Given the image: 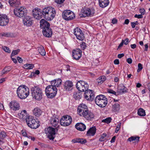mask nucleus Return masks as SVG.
Here are the masks:
<instances>
[{
    "label": "nucleus",
    "instance_id": "46",
    "mask_svg": "<svg viewBox=\"0 0 150 150\" xmlns=\"http://www.w3.org/2000/svg\"><path fill=\"white\" fill-rule=\"evenodd\" d=\"M20 52V50L18 49L16 50H13L11 53V57H12L15 55L17 54Z\"/></svg>",
    "mask_w": 150,
    "mask_h": 150
},
{
    "label": "nucleus",
    "instance_id": "62",
    "mask_svg": "<svg viewBox=\"0 0 150 150\" xmlns=\"http://www.w3.org/2000/svg\"><path fill=\"white\" fill-rule=\"evenodd\" d=\"M108 92L110 93L113 94L114 95L116 94V92L114 91L111 89L109 90L108 91Z\"/></svg>",
    "mask_w": 150,
    "mask_h": 150
},
{
    "label": "nucleus",
    "instance_id": "64",
    "mask_svg": "<svg viewBox=\"0 0 150 150\" xmlns=\"http://www.w3.org/2000/svg\"><path fill=\"white\" fill-rule=\"evenodd\" d=\"M114 62L115 64H118L119 63V61L118 59H116L114 61Z\"/></svg>",
    "mask_w": 150,
    "mask_h": 150
},
{
    "label": "nucleus",
    "instance_id": "24",
    "mask_svg": "<svg viewBox=\"0 0 150 150\" xmlns=\"http://www.w3.org/2000/svg\"><path fill=\"white\" fill-rule=\"evenodd\" d=\"M75 128L78 130L80 131H84L86 129V126L82 123H77L75 125Z\"/></svg>",
    "mask_w": 150,
    "mask_h": 150
},
{
    "label": "nucleus",
    "instance_id": "18",
    "mask_svg": "<svg viewBox=\"0 0 150 150\" xmlns=\"http://www.w3.org/2000/svg\"><path fill=\"white\" fill-rule=\"evenodd\" d=\"M30 115L27 114V111L25 110L21 111L20 113L18 114L19 118L23 121L26 120L28 117Z\"/></svg>",
    "mask_w": 150,
    "mask_h": 150
},
{
    "label": "nucleus",
    "instance_id": "19",
    "mask_svg": "<svg viewBox=\"0 0 150 150\" xmlns=\"http://www.w3.org/2000/svg\"><path fill=\"white\" fill-rule=\"evenodd\" d=\"M73 83L69 81H67L65 82L64 85V88L66 91H69L72 89Z\"/></svg>",
    "mask_w": 150,
    "mask_h": 150
},
{
    "label": "nucleus",
    "instance_id": "61",
    "mask_svg": "<svg viewBox=\"0 0 150 150\" xmlns=\"http://www.w3.org/2000/svg\"><path fill=\"white\" fill-rule=\"evenodd\" d=\"M127 61V62L129 64H131L132 62V60L131 58H128Z\"/></svg>",
    "mask_w": 150,
    "mask_h": 150
},
{
    "label": "nucleus",
    "instance_id": "11",
    "mask_svg": "<svg viewBox=\"0 0 150 150\" xmlns=\"http://www.w3.org/2000/svg\"><path fill=\"white\" fill-rule=\"evenodd\" d=\"M72 121V118L70 116H65L61 118L60 123L61 125L67 126L71 124Z\"/></svg>",
    "mask_w": 150,
    "mask_h": 150
},
{
    "label": "nucleus",
    "instance_id": "4",
    "mask_svg": "<svg viewBox=\"0 0 150 150\" xmlns=\"http://www.w3.org/2000/svg\"><path fill=\"white\" fill-rule=\"evenodd\" d=\"M96 104L101 108H104L108 103V100L106 97L104 95L97 96L95 99Z\"/></svg>",
    "mask_w": 150,
    "mask_h": 150
},
{
    "label": "nucleus",
    "instance_id": "54",
    "mask_svg": "<svg viewBox=\"0 0 150 150\" xmlns=\"http://www.w3.org/2000/svg\"><path fill=\"white\" fill-rule=\"evenodd\" d=\"M6 136V134L4 132H2L0 133V138L1 139H3Z\"/></svg>",
    "mask_w": 150,
    "mask_h": 150
},
{
    "label": "nucleus",
    "instance_id": "58",
    "mask_svg": "<svg viewBox=\"0 0 150 150\" xmlns=\"http://www.w3.org/2000/svg\"><path fill=\"white\" fill-rule=\"evenodd\" d=\"M139 11L142 15H144L145 13V10L144 8L140 9Z\"/></svg>",
    "mask_w": 150,
    "mask_h": 150
},
{
    "label": "nucleus",
    "instance_id": "37",
    "mask_svg": "<svg viewBox=\"0 0 150 150\" xmlns=\"http://www.w3.org/2000/svg\"><path fill=\"white\" fill-rule=\"evenodd\" d=\"M34 64H24L23 68L27 69H32L34 67Z\"/></svg>",
    "mask_w": 150,
    "mask_h": 150
},
{
    "label": "nucleus",
    "instance_id": "48",
    "mask_svg": "<svg viewBox=\"0 0 150 150\" xmlns=\"http://www.w3.org/2000/svg\"><path fill=\"white\" fill-rule=\"evenodd\" d=\"M111 120L112 119L111 117H108L105 119L103 120L102 122H105L108 124L111 122Z\"/></svg>",
    "mask_w": 150,
    "mask_h": 150
},
{
    "label": "nucleus",
    "instance_id": "43",
    "mask_svg": "<svg viewBox=\"0 0 150 150\" xmlns=\"http://www.w3.org/2000/svg\"><path fill=\"white\" fill-rule=\"evenodd\" d=\"M113 110L115 111H118L120 109V105L118 103L115 104L113 106Z\"/></svg>",
    "mask_w": 150,
    "mask_h": 150
},
{
    "label": "nucleus",
    "instance_id": "49",
    "mask_svg": "<svg viewBox=\"0 0 150 150\" xmlns=\"http://www.w3.org/2000/svg\"><path fill=\"white\" fill-rule=\"evenodd\" d=\"M77 140L78 143L81 144H84L86 142V140L83 139H78Z\"/></svg>",
    "mask_w": 150,
    "mask_h": 150
},
{
    "label": "nucleus",
    "instance_id": "25",
    "mask_svg": "<svg viewBox=\"0 0 150 150\" xmlns=\"http://www.w3.org/2000/svg\"><path fill=\"white\" fill-rule=\"evenodd\" d=\"M109 3V0H99V4L100 7L104 8L107 6Z\"/></svg>",
    "mask_w": 150,
    "mask_h": 150
},
{
    "label": "nucleus",
    "instance_id": "26",
    "mask_svg": "<svg viewBox=\"0 0 150 150\" xmlns=\"http://www.w3.org/2000/svg\"><path fill=\"white\" fill-rule=\"evenodd\" d=\"M96 128L95 127H91L88 130L87 133V135L88 136H93L96 133Z\"/></svg>",
    "mask_w": 150,
    "mask_h": 150
},
{
    "label": "nucleus",
    "instance_id": "47",
    "mask_svg": "<svg viewBox=\"0 0 150 150\" xmlns=\"http://www.w3.org/2000/svg\"><path fill=\"white\" fill-rule=\"evenodd\" d=\"M81 95L79 93H75L74 94V97L76 99H79L81 98Z\"/></svg>",
    "mask_w": 150,
    "mask_h": 150
},
{
    "label": "nucleus",
    "instance_id": "6",
    "mask_svg": "<svg viewBox=\"0 0 150 150\" xmlns=\"http://www.w3.org/2000/svg\"><path fill=\"white\" fill-rule=\"evenodd\" d=\"M28 126L33 129H36L39 126L38 122H36L33 116H29L26 120Z\"/></svg>",
    "mask_w": 150,
    "mask_h": 150
},
{
    "label": "nucleus",
    "instance_id": "29",
    "mask_svg": "<svg viewBox=\"0 0 150 150\" xmlns=\"http://www.w3.org/2000/svg\"><path fill=\"white\" fill-rule=\"evenodd\" d=\"M140 137L138 136H132L127 139V141L132 142L133 143H137L139 141Z\"/></svg>",
    "mask_w": 150,
    "mask_h": 150
},
{
    "label": "nucleus",
    "instance_id": "22",
    "mask_svg": "<svg viewBox=\"0 0 150 150\" xmlns=\"http://www.w3.org/2000/svg\"><path fill=\"white\" fill-rule=\"evenodd\" d=\"M23 22L24 25L30 26L33 23L32 18L29 16H26L24 19Z\"/></svg>",
    "mask_w": 150,
    "mask_h": 150
},
{
    "label": "nucleus",
    "instance_id": "39",
    "mask_svg": "<svg viewBox=\"0 0 150 150\" xmlns=\"http://www.w3.org/2000/svg\"><path fill=\"white\" fill-rule=\"evenodd\" d=\"M137 113L138 115L141 116H144L146 115L145 110L142 108H140L138 110Z\"/></svg>",
    "mask_w": 150,
    "mask_h": 150
},
{
    "label": "nucleus",
    "instance_id": "3",
    "mask_svg": "<svg viewBox=\"0 0 150 150\" xmlns=\"http://www.w3.org/2000/svg\"><path fill=\"white\" fill-rule=\"evenodd\" d=\"M31 95L35 99L40 100L42 98L43 94L42 90L39 87L34 86L31 88Z\"/></svg>",
    "mask_w": 150,
    "mask_h": 150
},
{
    "label": "nucleus",
    "instance_id": "32",
    "mask_svg": "<svg viewBox=\"0 0 150 150\" xmlns=\"http://www.w3.org/2000/svg\"><path fill=\"white\" fill-rule=\"evenodd\" d=\"M38 50L41 55L44 56L45 55L46 52L43 46H41L38 47Z\"/></svg>",
    "mask_w": 150,
    "mask_h": 150
},
{
    "label": "nucleus",
    "instance_id": "52",
    "mask_svg": "<svg viewBox=\"0 0 150 150\" xmlns=\"http://www.w3.org/2000/svg\"><path fill=\"white\" fill-rule=\"evenodd\" d=\"M143 67L142 64L141 63L138 64V69L137 71L138 72H140L142 69Z\"/></svg>",
    "mask_w": 150,
    "mask_h": 150
},
{
    "label": "nucleus",
    "instance_id": "63",
    "mask_svg": "<svg viewBox=\"0 0 150 150\" xmlns=\"http://www.w3.org/2000/svg\"><path fill=\"white\" fill-rule=\"evenodd\" d=\"M22 135L23 136L25 137H27V134L26 132L25 131H24V130H22Z\"/></svg>",
    "mask_w": 150,
    "mask_h": 150
},
{
    "label": "nucleus",
    "instance_id": "36",
    "mask_svg": "<svg viewBox=\"0 0 150 150\" xmlns=\"http://www.w3.org/2000/svg\"><path fill=\"white\" fill-rule=\"evenodd\" d=\"M76 36L78 39L81 41L83 40L84 38V34L82 30L81 32H80Z\"/></svg>",
    "mask_w": 150,
    "mask_h": 150
},
{
    "label": "nucleus",
    "instance_id": "12",
    "mask_svg": "<svg viewBox=\"0 0 150 150\" xmlns=\"http://www.w3.org/2000/svg\"><path fill=\"white\" fill-rule=\"evenodd\" d=\"M9 106L10 109L14 111L18 110L20 109L19 103L15 100L11 101L9 103Z\"/></svg>",
    "mask_w": 150,
    "mask_h": 150
},
{
    "label": "nucleus",
    "instance_id": "51",
    "mask_svg": "<svg viewBox=\"0 0 150 150\" xmlns=\"http://www.w3.org/2000/svg\"><path fill=\"white\" fill-rule=\"evenodd\" d=\"M3 49L4 51L7 52L8 53H10L11 52V50L8 47L4 46L3 47Z\"/></svg>",
    "mask_w": 150,
    "mask_h": 150
},
{
    "label": "nucleus",
    "instance_id": "34",
    "mask_svg": "<svg viewBox=\"0 0 150 150\" xmlns=\"http://www.w3.org/2000/svg\"><path fill=\"white\" fill-rule=\"evenodd\" d=\"M76 36L78 39L81 41L83 40L84 38V34L82 30L81 32H80Z\"/></svg>",
    "mask_w": 150,
    "mask_h": 150
},
{
    "label": "nucleus",
    "instance_id": "56",
    "mask_svg": "<svg viewBox=\"0 0 150 150\" xmlns=\"http://www.w3.org/2000/svg\"><path fill=\"white\" fill-rule=\"evenodd\" d=\"M134 17L138 18H143V16L142 14L139 15L135 14L134 15Z\"/></svg>",
    "mask_w": 150,
    "mask_h": 150
},
{
    "label": "nucleus",
    "instance_id": "31",
    "mask_svg": "<svg viewBox=\"0 0 150 150\" xmlns=\"http://www.w3.org/2000/svg\"><path fill=\"white\" fill-rule=\"evenodd\" d=\"M94 117V115L93 113L91 112H88V113L86 114L84 117L87 120H91Z\"/></svg>",
    "mask_w": 150,
    "mask_h": 150
},
{
    "label": "nucleus",
    "instance_id": "1",
    "mask_svg": "<svg viewBox=\"0 0 150 150\" xmlns=\"http://www.w3.org/2000/svg\"><path fill=\"white\" fill-rule=\"evenodd\" d=\"M42 12L44 18L47 21H51L53 20L56 14L55 9L51 6L44 8Z\"/></svg>",
    "mask_w": 150,
    "mask_h": 150
},
{
    "label": "nucleus",
    "instance_id": "50",
    "mask_svg": "<svg viewBox=\"0 0 150 150\" xmlns=\"http://www.w3.org/2000/svg\"><path fill=\"white\" fill-rule=\"evenodd\" d=\"M81 49L82 50H84L86 47V46L85 43L84 42H82L80 45Z\"/></svg>",
    "mask_w": 150,
    "mask_h": 150
},
{
    "label": "nucleus",
    "instance_id": "59",
    "mask_svg": "<svg viewBox=\"0 0 150 150\" xmlns=\"http://www.w3.org/2000/svg\"><path fill=\"white\" fill-rule=\"evenodd\" d=\"M5 70L8 73L9 71L11 69V68L10 67H5L4 68Z\"/></svg>",
    "mask_w": 150,
    "mask_h": 150
},
{
    "label": "nucleus",
    "instance_id": "28",
    "mask_svg": "<svg viewBox=\"0 0 150 150\" xmlns=\"http://www.w3.org/2000/svg\"><path fill=\"white\" fill-rule=\"evenodd\" d=\"M59 120L57 118L53 117L50 120V123L53 126L56 127L59 124Z\"/></svg>",
    "mask_w": 150,
    "mask_h": 150
},
{
    "label": "nucleus",
    "instance_id": "10",
    "mask_svg": "<svg viewBox=\"0 0 150 150\" xmlns=\"http://www.w3.org/2000/svg\"><path fill=\"white\" fill-rule=\"evenodd\" d=\"M62 16L64 19L67 21L72 20L75 17L74 13L69 10L64 11L62 13Z\"/></svg>",
    "mask_w": 150,
    "mask_h": 150
},
{
    "label": "nucleus",
    "instance_id": "60",
    "mask_svg": "<svg viewBox=\"0 0 150 150\" xmlns=\"http://www.w3.org/2000/svg\"><path fill=\"white\" fill-rule=\"evenodd\" d=\"M117 20L115 18H114L112 20V23L113 24H116L117 23Z\"/></svg>",
    "mask_w": 150,
    "mask_h": 150
},
{
    "label": "nucleus",
    "instance_id": "9",
    "mask_svg": "<svg viewBox=\"0 0 150 150\" xmlns=\"http://www.w3.org/2000/svg\"><path fill=\"white\" fill-rule=\"evenodd\" d=\"M45 130L47 137L50 140H53L55 136V129L51 127H49L45 128Z\"/></svg>",
    "mask_w": 150,
    "mask_h": 150
},
{
    "label": "nucleus",
    "instance_id": "21",
    "mask_svg": "<svg viewBox=\"0 0 150 150\" xmlns=\"http://www.w3.org/2000/svg\"><path fill=\"white\" fill-rule=\"evenodd\" d=\"M42 33L44 36L48 38L52 36V30L50 27L43 29Z\"/></svg>",
    "mask_w": 150,
    "mask_h": 150
},
{
    "label": "nucleus",
    "instance_id": "57",
    "mask_svg": "<svg viewBox=\"0 0 150 150\" xmlns=\"http://www.w3.org/2000/svg\"><path fill=\"white\" fill-rule=\"evenodd\" d=\"M120 123L119 124H118L116 127V128L115 132L116 133H117L118 132V131L119 130L120 128Z\"/></svg>",
    "mask_w": 150,
    "mask_h": 150
},
{
    "label": "nucleus",
    "instance_id": "8",
    "mask_svg": "<svg viewBox=\"0 0 150 150\" xmlns=\"http://www.w3.org/2000/svg\"><path fill=\"white\" fill-rule=\"evenodd\" d=\"M14 13L16 16L19 17H21L26 14L27 10L23 7H18L14 8Z\"/></svg>",
    "mask_w": 150,
    "mask_h": 150
},
{
    "label": "nucleus",
    "instance_id": "23",
    "mask_svg": "<svg viewBox=\"0 0 150 150\" xmlns=\"http://www.w3.org/2000/svg\"><path fill=\"white\" fill-rule=\"evenodd\" d=\"M40 27L43 29L48 28L50 27V25L49 23L47 21L44 19H42L40 21Z\"/></svg>",
    "mask_w": 150,
    "mask_h": 150
},
{
    "label": "nucleus",
    "instance_id": "14",
    "mask_svg": "<svg viewBox=\"0 0 150 150\" xmlns=\"http://www.w3.org/2000/svg\"><path fill=\"white\" fill-rule=\"evenodd\" d=\"M82 17H85L86 16H92L94 15L95 11L93 9L87 8L82 10Z\"/></svg>",
    "mask_w": 150,
    "mask_h": 150
},
{
    "label": "nucleus",
    "instance_id": "41",
    "mask_svg": "<svg viewBox=\"0 0 150 150\" xmlns=\"http://www.w3.org/2000/svg\"><path fill=\"white\" fill-rule=\"evenodd\" d=\"M118 89L121 91L123 93H125L126 92L127 90V88L125 87L123 85H122L121 86L119 87Z\"/></svg>",
    "mask_w": 150,
    "mask_h": 150
},
{
    "label": "nucleus",
    "instance_id": "7",
    "mask_svg": "<svg viewBox=\"0 0 150 150\" xmlns=\"http://www.w3.org/2000/svg\"><path fill=\"white\" fill-rule=\"evenodd\" d=\"M76 87L79 91L81 92H84L88 90V85L86 82L80 81L77 82Z\"/></svg>",
    "mask_w": 150,
    "mask_h": 150
},
{
    "label": "nucleus",
    "instance_id": "5",
    "mask_svg": "<svg viewBox=\"0 0 150 150\" xmlns=\"http://www.w3.org/2000/svg\"><path fill=\"white\" fill-rule=\"evenodd\" d=\"M45 92L48 98H52L56 96L57 92V89L56 87L50 85L46 87Z\"/></svg>",
    "mask_w": 150,
    "mask_h": 150
},
{
    "label": "nucleus",
    "instance_id": "20",
    "mask_svg": "<svg viewBox=\"0 0 150 150\" xmlns=\"http://www.w3.org/2000/svg\"><path fill=\"white\" fill-rule=\"evenodd\" d=\"M62 81L60 79H56L50 81L51 85L57 88L60 86L62 83Z\"/></svg>",
    "mask_w": 150,
    "mask_h": 150
},
{
    "label": "nucleus",
    "instance_id": "38",
    "mask_svg": "<svg viewBox=\"0 0 150 150\" xmlns=\"http://www.w3.org/2000/svg\"><path fill=\"white\" fill-rule=\"evenodd\" d=\"M40 73V71L36 70L35 71L32 72L29 77L31 78H34L36 77V75H39Z\"/></svg>",
    "mask_w": 150,
    "mask_h": 150
},
{
    "label": "nucleus",
    "instance_id": "30",
    "mask_svg": "<svg viewBox=\"0 0 150 150\" xmlns=\"http://www.w3.org/2000/svg\"><path fill=\"white\" fill-rule=\"evenodd\" d=\"M8 3L11 6L13 7H16L20 4L19 0H9Z\"/></svg>",
    "mask_w": 150,
    "mask_h": 150
},
{
    "label": "nucleus",
    "instance_id": "16",
    "mask_svg": "<svg viewBox=\"0 0 150 150\" xmlns=\"http://www.w3.org/2000/svg\"><path fill=\"white\" fill-rule=\"evenodd\" d=\"M9 19L5 15H0V25L4 26L7 25Z\"/></svg>",
    "mask_w": 150,
    "mask_h": 150
},
{
    "label": "nucleus",
    "instance_id": "17",
    "mask_svg": "<svg viewBox=\"0 0 150 150\" xmlns=\"http://www.w3.org/2000/svg\"><path fill=\"white\" fill-rule=\"evenodd\" d=\"M73 57L74 59L76 60L79 59L82 55V52L79 49H77L73 50L72 51Z\"/></svg>",
    "mask_w": 150,
    "mask_h": 150
},
{
    "label": "nucleus",
    "instance_id": "33",
    "mask_svg": "<svg viewBox=\"0 0 150 150\" xmlns=\"http://www.w3.org/2000/svg\"><path fill=\"white\" fill-rule=\"evenodd\" d=\"M88 109L87 106L85 104L83 103L81 104L78 107V112L81 111Z\"/></svg>",
    "mask_w": 150,
    "mask_h": 150
},
{
    "label": "nucleus",
    "instance_id": "13",
    "mask_svg": "<svg viewBox=\"0 0 150 150\" xmlns=\"http://www.w3.org/2000/svg\"><path fill=\"white\" fill-rule=\"evenodd\" d=\"M33 16L37 19H40L43 16L42 10L39 8H35L33 11Z\"/></svg>",
    "mask_w": 150,
    "mask_h": 150
},
{
    "label": "nucleus",
    "instance_id": "40",
    "mask_svg": "<svg viewBox=\"0 0 150 150\" xmlns=\"http://www.w3.org/2000/svg\"><path fill=\"white\" fill-rule=\"evenodd\" d=\"M88 109L81 111H78V112L80 115L85 117L86 114L88 113Z\"/></svg>",
    "mask_w": 150,
    "mask_h": 150
},
{
    "label": "nucleus",
    "instance_id": "42",
    "mask_svg": "<svg viewBox=\"0 0 150 150\" xmlns=\"http://www.w3.org/2000/svg\"><path fill=\"white\" fill-rule=\"evenodd\" d=\"M106 77L105 76H103L99 78L98 79V82L101 84L103 83L105 80Z\"/></svg>",
    "mask_w": 150,
    "mask_h": 150
},
{
    "label": "nucleus",
    "instance_id": "45",
    "mask_svg": "<svg viewBox=\"0 0 150 150\" xmlns=\"http://www.w3.org/2000/svg\"><path fill=\"white\" fill-rule=\"evenodd\" d=\"M106 135L105 133H104L102 134L101 135L99 139V141L100 142L104 141L105 139V138L106 137Z\"/></svg>",
    "mask_w": 150,
    "mask_h": 150
},
{
    "label": "nucleus",
    "instance_id": "35",
    "mask_svg": "<svg viewBox=\"0 0 150 150\" xmlns=\"http://www.w3.org/2000/svg\"><path fill=\"white\" fill-rule=\"evenodd\" d=\"M76 36L78 39L81 41L83 40L84 38V34L82 30L81 32H80Z\"/></svg>",
    "mask_w": 150,
    "mask_h": 150
},
{
    "label": "nucleus",
    "instance_id": "53",
    "mask_svg": "<svg viewBox=\"0 0 150 150\" xmlns=\"http://www.w3.org/2000/svg\"><path fill=\"white\" fill-rule=\"evenodd\" d=\"M122 41L123 44H124L125 45H127L129 43V39L126 38L124 40H122Z\"/></svg>",
    "mask_w": 150,
    "mask_h": 150
},
{
    "label": "nucleus",
    "instance_id": "44",
    "mask_svg": "<svg viewBox=\"0 0 150 150\" xmlns=\"http://www.w3.org/2000/svg\"><path fill=\"white\" fill-rule=\"evenodd\" d=\"M74 34L76 36L80 32H81V30L79 28L77 27L74 29Z\"/></svg>",
    "mask_w": 150,
    "mask_h": 150
},
{
    "label": "nucleus",
    "instance_id": "27",
    "mask_svg": "<svg viewBox=\"0 0 150 150\" xmlns=\"http://www.w3.org/2000/svg\"><path fill=\"white\" fill-rule=\"evenodd\" d=\"M33 112V114L38 117L40 116L42 112L41 110L38 108H35Z\"/></svg>",
    "mask_w": 150,
    "mask_h": 150
},
{
    "label": "nucleus",
    "instance_id": "15",
    "mask_svg": "<svg viewBox=\"0 0 150 150\" xmlns=\"http://www.w3.org/2000/svg\"><path fill=\"white\" fill-rule=\"evenodd\" d=\"M85 99L88 100H93L94 98L95 95L93 91L90 90H87L84 95Z\"/></svg>",
    "mask_w": 150,
    "mask_h": 150
},
{
    "label": "nucleus",
    "instance_id": "2",
    "mask_svg": "<svg viewBox=\"0 0 150 150\" xmlns=\"http://www.w3.org/2000/svg\"><path fill=\"white\" fill-rule=\"evenodd\" d=\"M29 90L28 88L25 85L19 86L17 90L18 97L21 99L26 98L29 95Z\"/></svg>",
    "mask_w": 150,
    "mask_h": 150
},
{
    "label": "nucleus",
    "instance_id": "55",
    "mask_svg": "<svg viewBox=\"0 0 150 150\" xmlns=\"http://www.w3.org/2000/svg\"><path fill=\"white\" fill-rule=\"evenodd\" d=\"M54 1L57 4H62L64 1V0H54Z\"/></svg>",
    "mask_w": 150,
    "mask_h": 150
}]
</instances>
